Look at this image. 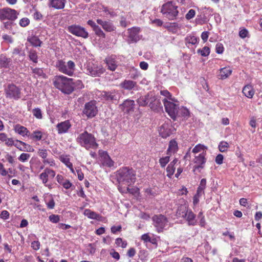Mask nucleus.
Listing matches in <instances>:
<instances>
[{"label": "nucleus", "instance_id": "dca6fc26", "mask_svg": "<svg viewBox=\"0 0 262 262\" xmlns=\"http://www.w3.org/2000/svg\"><path fill=\"white\" fill-rule=\"evenodd\" d=\"M122 111L126 114H130L134 111L135 103L134 100L126 99L120 105Z\"/></svg>", "mask_w": 262, "mask_h": 262}, {"label": "nucleus", "instance_id": "5701e85b", "mask_svg": "<svg viewBox=\"0 0 262 262\" xmlns=\"http://www.w3.org/2000/svg\"><path fill=\"white\" fill-rule=\"evenodd\" d=\"M136 85V82L130 80H125L120 84L122 88L128 91L133 90Z\"/></svg>", "mask_w": 262, "mask_h": 262}, {"label": "nucleus", "instance_id": "aec40b11", "mask_svg": "<svg viewBox=\"0 0 262 262\" xmlns=\"http://www.w3.org/2000/svg\"><path fill=\"white\" fill-rule=\"evenodd\" d=\"M159 134L163 138H166L171 134L170 125L168 123H164L162 125L159 130Z\"/></svg>", "mask_w": 262, "mask_h": 262}, {"label": "nucleus", "instance_id": "f8f14e48", "mask_svg": "<svg viewBox=\"0 0 262 262\" xmlns=\"http://www.w3.org/2000/svg\"><path fill=\"white\" fill-rule=\"evenodd\" d=\"M83 86L81 80L67 78V94L71 93L75 89H82Z\"/></svg>", "mask_w": 262, "mask_h": 262}, {"label": "nucleus", "instance_id": "1a4fd4ad", "mask_svg": "<svg viewBox=\"0 0 262 262\" xmlns=\"http://www.w3.org/2000/svg\"><path fill=\"white\" fill-rule=\"evenodd\" d=\"M17 12L16 10L9 8H4L0 9V19L1 20H14L17 18Z\"/></svg>", "mask_w": 262, "mask_h": 262}, {"label": "nucleus", "instance_id": "6e6552de", "mask_svg": "<svg viewBox=\"0 0 262 262\" xmlns=\"http://www.w3.org/2000/svg\"><path fill=\"white\" fill-rule=\"evenodd\" d=\"M152 219L153 225L156 228L157 231L159 233L162 232L167 226V219L163 215H155Z\"/></svg>", "mask_w": 262, "mask_h": 262}, {"label": "nucleus", "instance_id": "4468645a", "mask_svg": "<svg viewBox=\"0 0 262 262\" xmlns=\"http://www.w3.org/2000/svg\"><path fill=\"white\" fill-rule=\"evenodd\" d=\"M140 32V28L138 27H134L128 29V42L132 43L139 40L141 39V36L139 34Z\"/></svg>", "mask_w": 262, "mask_h": 262}, {"label": "nucleus", "instance_id": "a18cd8bd", "mask_svg": "<svg viewBox=\"0 0 262 262\" xmlns=\"http://www.w3.org/2000/svg\"><path fill=\"white\" fill-rule=\"evenodd\" d=\"M176 167L172 164H169L166 168L167 176L171 178L175 171Z\"/></svg>", "mask_w": 262, "mask_h": 262}, {"label": "nucleus", "instance_id": "864d4df0", "mask_svg": "<svg viewBox=\"0 0 262 262\" xmlns=\"http://www.w3.org/2000/svg\"><path fill=\"white\" fill-rule=\"evenodd\" d=\"M38 155L41 157L43 160L47 158L48 151L45 149H40L38 151Z\"/></svg>", "mask_w": 262, "mask_h": 262}, {"label": "nucleus", "instance_id": "f03ea898", "mask_svg": "<svg viewBox=\"0 0 262 262\" xmlns=\"http://www.w3.org/2000/svg\"><path fill=\"white\" fill-rule=\"evenodd\" d=\"M176 213L177 216L185 219L189 225L194 226L196 224L195 215L190 209H188L186 204H185L179 206Z\"/></svg>", "mask_w": 262, "mask_h": 262}, {"label": "nucleus", "instance_id": "9d476101", "mask_svg": "<svg viewBox=\"0 0 262 262\" xmlns=\"http://www.w3.org/2000/svg\"><path fill=\"white\" fill-rule=\"evenodd\" d=\"M6 97L18 99L21 97L20 89L13 84H9L5 89Z\"/></svg>", "mask_w": 262, "mask_h": 262}, {"label": "nucleus", "instance_id": "412c9836", "mask_svg": "<svg viewBox=\"0 0 262 262\" xmlns=\"http://www.w3.org/2000/svg\"><path fill=\"white\" fill-rule=\"evenodd\" d=\"M232 69L230 67H224L220 70L219 78L224 80L228 78L232 74Z\"/></svg>", "mask_w": 262, "mask_h": 262}, {"label": "nucleus", "instance_id": "f704fd0d", "mask_svg": "<svg viewBox=\"0 0 262 262\" xmlns=\"http://www.w3.org/2000/svg\"><path fill=\"white\" fill-rule=\"evenodd\" d=\"M75 71V63L72 61H69L67 65V75L72 76Z\"/></svg>", "mask_w": 262, "mask_h": 262}, {"label": "nucleus", "instance_id": "603ef678", "mask_svg": "<svg viewBox=\"0 0 262 262\" xmlns=\"http://www.w3.org/2000/svg\"><path fill=\"white\" fill-rule=\"evenodd\" d=\"M47 173L46 170L45 169L44 172H42L39 176L40 179L42 180V183L45 184L46 186H47L46 183L48 182V178H49Z\"/></svg>", "mask_w": 262, "mask_h": 262}, {"label": "nucleus", "instance_id": "58836bf2", "mask_svg": "<svg viewBox=\"0 0 262 262\" xmlns=\"http://www.w3.org/2000/svg\"><path fill=\"white\" fill-rule=\"evenodd\" d=\"M29 57L30 60L34 63H37L38 61V56L37 52L34 50H30L29 52Z\"/></svg>", "mask_w": 262, "mask_h": 262}, {"label": "nucleus", "instance_id": "72a5a7b5", "mask_svg": "<svg viewBox=\"0 0 262 262\" xmlns=\"http://www.w3.org/2000/svg\"><path fill=\"white\" fill-rule=\"evenodd\" d=\"M11 59L10 58H8L3 55L0 56V66L2 67L8 68Z\"/></svg>", "mask_w": 262, "mask_h": 262}, {"label": "nucleus", "instance_id": "c756f323", "mask_svg": "<svg viewBox=\"0 0 262 262\" xmlns=\"http://www.w3.org/2000/svg\"><path fill=\"white\" fill-rule=\"evenodd\" d=\"M189 110L185 107H179V110L178 111V116L177 117H183L184 118H187L189 116Z\"/></svg>", "mask_w": 262, "mask_h": 262}, {"label": "nucleus", "instance_id": "6ab92c4d", "mask_svg": "<svg viewBox=\"0 0 262 262\" xmlns=\"http://www.w3.org/2000/svg\"><path fill=\"white\" fill-rule=\"evenodd\" d=\"M149 106L154 111H159L162 108V104L160 99L156 98L155 97L150 96V101L149 102Z\"/></svg>", "mask_w": 262, "mask_h": 262}, {"label": "nucleus", "instance_id": "774afa93", "mask_svg": "<svg viewBox=\"0 0 262 262\" xmlns=\"http://www.w3.org/2000/svg\"><path fill=\"white\" fill-rule=\"evenodd\" d=\"M224 160V157L222 154H219L215 158V162L219 165L223 163Z\"/></svg>", "mask_w": 262, "mask_h": 262}, {"label": "nucleus", "instance_id": "4c0bfd02", "mask_svg": "<svg viewBox=\"0 0 262 262\" xmlns=\"http://www.w3.org/2000/svg\"><path fill=\"white\" fill-rule=\"evenodd\" d=\"M42 133L39 130H35L30 135V138L36 141H39L42 139Z\"/></svg>", "mask_w": 262, "mask_h": 262}, {"label": "nucleus", "instance_id": "7c9ffc66", "mask_svg": "<svg viewBox=\"0 0 262 262\" xmlns=\"http://www.w3.org/2000/svg\"><path fill=\"white\" fill-rule=\"evenodd\" d=\"M27 41H29L33 46L35 47H40L42 43L41 41L40 40L38 37L35 36L28 37Z\"/></svg>", "mask_w": 262, "mask_h": 262}, {"label": "nucleus", "instance_id": "7ed1b4c3", "mask_svg": "<svg viewBox=\"0 0 262 262\" xmlns=\"http://www.w3.org/2000/svg\"><path fill=\"white\" fill-rule=\"evenodd\" d=\"M177 8L175 3L169 1L162 5L161 12L168 19L173 20L176 18L179 12Z\"/></svg>", "mask_w": 262, "mask_h": 262}, {"label": "nucleus", "instance_id": "0e129e2a", "mask_svg": "<svg viewBox=\"0 0 262 262\" xmlns=\"http://www.w3.org/2000/svg\"><path fill=\"white\" fill-rule=\"evenodd\" d=\"M120 24L121 26L125 28L128 25L129 23L126 20V18L125 17L121 16Z\"/></svg>", "mask_w": 262, "mask_h": 262}, {"label": "nucleus", "instance_id": "37998d69", "mask_svg": "<svg viewBox=\"0 0 262 262\" xmlns=\"http://www.w3.org/2000/svg\"><path fill=\"white\" fill-rule=\"evenodd\" d=\"M170 156L168 155L167 156L162 157L159 159V163L161 167H165L166 164L170 161Z\"/></svg>", "mask_w": 262, "mask_h": 262}, {"label": "nucleus", "instance_id": "e2e57ef3", "mask_svg": "<svg viewBox=\"0 0 262 262\" xmlns=\"http://www.w3.org/2000/svg\"><path fill=\"white\" fill-rule=\"evenodd\" d=\"M145 192L147 196H148L149 197L155 196L156 195V192L150 188L146 189Z\"/></svg>", "mask_w": 262, "mask_h": 262}, {"label": "nucleus", "instance_id": "b1692460", "mask_svg": "<svg viewBox=\"0 0 262 262\" xmlns=\"http://www.w3.org/2000/svg\"><path fill=\"white\" fill-rule=\"evenodd\" d=\"M14 129L16 133L23 137L30 136V132L28 129L26 127L19 124H16L14 126Z\"/></svg>", "mask_w": 262, "mask_h": 262}, {"label": "nucleus", "instance_id": "a19ab883", "mask_svg": "<svg viewBox=\"0 0 262 262\" xmlns=\"http://www.w3.org/2000/svg\"><path fill=\"white\" fill-rule=\"evenodd\" d=\"M93 30L97 36L102 38H104L105 37V33L99 26L97 25Z\"/></svg>", "mask_w": 262, "mask_h": 262}, {"label": "nucleus", "instance_id": "4d7b16f0", "mask_svg": "<svg viewBox=\"0 0 262 262\" xmlns=\"http://www.w3.org/2000/svg\"><path fill=\"white\" fill-rule=\"evenodd\" d=\"M29 23L30 20L27 17H24L20 20L19 24L21 27H25L27 26Z\"/></svg>", "mask_w": 262, "mask_h": 262}, {"label": "nucleus", "instance_id": "393cba45", "mask_svg": "<svg viewBox=\"0 0 262 262\" xmlns=\"http://www.w3.org/2000/svg\"><path fill=\"white\" fill-rule=\"evenodd\" d=\"M105 61L109 70L112 71L116 70L117 64L115 57L113 56L108 57L105 59Z\"/></svg>", "mask_w": 262, "mask_h": 262}, {"label": "nucleus", "instance_id": "bf43d9fd", "mask_svg": "<svg viewBox=\"0 0 262 262\" xmlns=\"http://www.w3.org/2000/svg\"><path fill=\"white\" fill-rule=\"evenodd\" d=\"M216 52L218 54H222L224 51V47L222 43H217L215 46Z\"/></svg>", "mask_w": 262, "mask_h": 262}, {"label": "nucleus", "instance_id": "2f4dec72", "mask_svg": "<svg viewBox=\"0 0 262 262\" xmlns=\"http://www.w3.org/2000/svg\"><path fill=\"white\" fill-rule=\"evenodd\" d=\"M51 5L56 9H62L64 6V0H51Z\"/></svg>", "mask_w": 262, "mask_h": 262}, {"label": "nucleus", "instance_id": "338daca9", "mask_svg": "<svg viewBox=\"0 0 262 262\" xmlns=\"http://www.w3.org/2000/svg\"><path fill=\"white\" fill-rule=\"evenodd\" d=\"M32 71L34 75L37 76H40L43 74L42 70L40 68L33 69Z\"/></svg>", "mask_w": 262, "mask_h": 262}, {"label": "nucleus", "instance_id": "3c124183", "mask_svg": "<svg viewBox=\"0 0 262 262\" xmlns=\"http://www.w3.org/2000/svg\"><path fill=\"white\" fill-rule=\"evenodd\" d=\"M115 243L118 246H121L122 248H125L127 245V242L123 241L121 238H117L115 241Z\"/></svg>", "mask_w": 262, "mask_h": 262}, {"label": "nucleus", "instance_id": "ea45409f", "mask_svg": "<svg viewBox=\"0 0 262 262\" xmlns=\"http://www.w3.org/2000/svg\"><path fill=\"white\" fill-rule=\"evenodd\" d=\"M206 180L205 179H202L201 180L200 185L199 187L198 188L196 193L201 194L202 192H203V191L204 189L206 187Z\"/></svg>", "mask_w": 262, "mask_h": 262}, {"label": "nucleus", "instance_id": "c03bdc74", "mask_svg": "<svg viewBox=\"0 0 262 262\" xmlns=\"http://www.w3.org/2000/svg\"><path fill=\"white\" fill-rule=\"evenodd\" d=\"M229 144L226 141H222L219 145V149L221 152H225L229 148Z\"/></svg>", "mask_w": 262, "mask_h": 262}, {"label": "nucleus", "instance_id": "13d9d810", "mask_svg": "<svg viewBox=\"0 0 262 262\" xmlns=\"http://www.w3.org/2000/svg\"><path fill=\"white\" fill-rule=\"evenodd\" d=\"M248 34H249V32H248V30H247L245 28L241 29V30L239 32V36L242 38H245L246 37H247L248 35Z\"/></svg>", "mask_w": 262, "mask_h": 262}, {"label": "nucleus", "instance_id": "cd10ccee", "mask_svg": "<svg viewBox=\"0 0 262 262\" xmlns=\"http://www.w3.org/2000/svg\"><path fill=\"white\" fill-rule=\"evenodd\" d=\"M243 93L246 97L252 98L254 95L255 92L252 85H247L243 88Z\"/></svg>", "mask_w": 262, "mask_h": 262}, {"label": "nucleus", "instance_id": "09e8293b", "mask_svg": "<svg viewBox=\"0 0 262 262\" xmlns=\"http://www.w3.org/2000/svg\"><path fill=\"white\" fill-rule=\"evenodd\" d=\"M198 52L203 56H207L210 54V48L208 47H204L202 49H199Z\"/></svg>", "mask_w": 262, "mask_h": 262}, {"label": "nucleus", "instance_id": "c85d7f7f", "mask_svg": "<svg viewBox=\"0 0 262 262\" xmlns=\"http://www.w3.org/2000/svg\"><path fill=\"white\" fill-rule=\"evenodd\" d=\"M150 96L149 94L145 96H141L137 99V103L140 106H145L149 104Z\"/></svg>", "mask_w": 262, "mask_h": 262}, {"label": "nucleus", "instance_id": "a211bd4d", "mask_svg": "<svg viewBox=\"0 0 262 262\" xmlns=\"http://www.w3.org/2000/svg\"><path fill=\"white\" fill-rule=\"evenodd\" d=\"M54 85L62 93H66V78L63 76H57L55 78Z\"/></svg>", "mask_w": 262, "mask_h": 262}, {"label": "nucleus", "instance_id": "0eeeda50", "mask_svg": "<svg viewBox=\"0 0 262 262\" xmlns=\"http://www.w3.org/2000/svg\"><path fill=\"white\" fill-rule=\"evenodd\" d=\"M97 95L101 100L115 102L117 101L120 97V94L117 90L111 91H100Z\"/></svg>", "mask_w": 262, "mask_h": 262}, {"label": "nucleus", "instance_id": "2eb2a0df", "mask_svg": "<svg viewBox=\"0 0 262 262\" xmlns=\"http://www.w3.org/2000/svg\"><path fill=\"white\" fill-rule=\"evenodd\" d=\"M83 112L88 118L95 117L98 112L95 101H91L86 103Z\"/></svg>", "mask_w": 262, "mask_h": 262}, {"label": "nucleus", "instance_id": "680f3d73", "mask_svg": "<svg viewBox=\"0 0 262 262\" xmlns=\"http://www.w3.org/2000/svg\"><path fill=\"white\" fill-rule=\"evenodd\" d=\"M49 220L51 222L56 223L59 221V217L57 215L52 214L49 216Z\"/></svg>", "mask_w": 262, "mask_h": 262}, {"label": "nucleus", "instance_id": "8fccbe9b", "mask_svg": "<svg viewBox=\"0 0 262 262\" xmlns=\"http://www.w3.org/2000/svg\"><path fill=\"white\" fill-rule=\"evenodd\" d=\"M31 156L30 154L27 153H22L18 157V160L22 162H25L27 161Z\"/></svg>", "mask_w": 262, "mask_h": 262}, {"label": "nucleus", "instance_id": "69168bd1", "mask_svg": "<svg viewBox=\"0 0 262 262\" xmlns=\"http://www.w3.org/2000/svg\"><path fill=\"white\" fill-rule=\"evenodd\" d=\"M43 163L45 164H49L51 166H55V164L54 160L50 158H46L42 161Z\"/></svg>", "mask_w": 262, "mask_h": 262}, {"label": "nucleus", "instance_id": "39448f33", "mask_svg": "<svg viewBox=\"0 0 262 262\" xmlns=\"http://www.w3.org/2000/svg\"><path fill=\"white\" fill-rule=\"evenodd\" d=\"M78 141L82 146L86 149L97 148L98 147L94 137L86 132L80 135L78 137Z\"/></svg>", "mask_w": 262, "mask_h": 262}, {"label": "nucleus", "instance_id": "5fc2aeb1", "mask_svg": "<svg viewBox=\"0 0 262 262\" xmlns=\"http://www.w3.org/2000/svg\"><path fill=\"white\" fill-rule=\"evenodd\" d=\"M103 12H105L106 13V17H107L108 15L110 17H114L116 15V14L115 12L112 11V10L108 9L106 7H103Z\"/></svg>", "mask_w": 262, "mask_h": 262}, {"label": "nucleus", "instance_id": "de8ad7c7", "mask_svg": "<svg viewBox=\"0 0 262 262\" xmlns=\"http://www.w3.org/2000/svg\"><path fill=\"white\" fill-rule=\"evenodd\" d=\"M57 128L58 134L66 133V122H62L57 125Z\"/></svg>", "mask_w": 262, "mask_h": 262}, {"label": "nucleus", "instance_id": "49530a36", "mask_svg": "<svg viewBox=\"0 0 262 262\" xmlns=\"http://www.w3.org/2000/svg\"><path fill=\"white\" fill-rule=\"evenodd\" d=\"M160 94L165 97L164 99H167V101L172 100L175 99L174 97H172L171 94L167 90H162L160 91Z\"/></svg>", "mask_w": 262, "mask_h": 262}, {"label": "nucleus", "instance_id": "ddd939ff", "mask_svg": "<svg viewBox=\"0 0 262 262\" xmlns=\"http://www.w3.org/2000/svg\"><path fill=\"white\" fill-rule=\"evenodd\" d=\"M68 30L73 35L83 38H87L89 37V33L85 29L78 25L70 26L68 27Z\"/></svg>", "mask_w": 262, "mask_h": 262}, {"label": "nucleus", "instance_id": "f3484780", "mask_svg": "<svg viewBox=\"0 0 262 262\" xmlns=\"http://www.w3.org/2000/svg\"><path fill=\"white\" fill-rule=\"evenodd\" d=\"M96 21L106 32H112L116 29V27L110 20H103L98 18L96 19Z\"/></svg>", "mask_w": 262, "mask_h": 262}, {"label": "nucleus", "instance_id": "9b49d317", "mask_svg": "<svg viewBox=\"0 0 262 262\" xmlns=\"http://www.w3.org/2000/svg\"><path fill=\"white\" fill-rule=\"evenodd\" d=\"M206 153H200L198 155H195L193 160L194 163L195 164L193 166V171L199 170L201 171L205 166L206 162Z\"/></svg>", "mask_w": 262, "mask_h": 262}, {"label": "nucleus", "instance_id": "423d86ee", "mask_svg": "<svg viewBox=\"0 0 262 262\" xmlns=\"http://www.w3.org/2000/svg\"><path fill=\"white\" fill-rule=\"evenodd\" d=\"M86 73L93 77H99L105 72V69L101 65H98L92 62L86 63Z\"/></svg>", "mask_w": 262, "mask_h": 262}, {"label": "nucleus", "instance_id": "a878e982", "mask_svg": "<svg viewBox=\"0 0 262 262\" xmlns=\"http://www.w3.org/2000/svg\"><path fill=\"white\" fill-rule=\"evenodd\" d=\"M199 38L192 34L189 35L185 38L186 45L188 47L198 43Z\"/></svg>", "mask_w": 262, "mask_h": 262}, {"label": "nucleus", "instance_id": "e433bc0d", "mask_svg": "<svg viewBox=\"0 0 262 262\" xmlns=\"http://www.w3.org/2000/svg\"><path fill=\"white\" fill-rule=\"evenodd\" d=\"M55 67L60 72L66 73L65 62L62 60H58L56 62Z\"/></svg>", "mask_w": 262, "mask_h": 262}, {"label": "nucleus", "instance_id": "4be33fe9", "mask_svg": "<svg viewBox=\"0 0 262 262\" xmlns=\"http://www.w3.org/2000/svg\"><path fill=\"white\" fill-rule=\"evenodd\" d=\"M101 161L102 164L108 167L114 166V162L106 152H103L101 155Z\"/></svg>", "mask_w": 262, "mask_h": 262}, {"label": "nucleus", "instance_id": "6e6d98bb", "mask_svg": "<svg viewBox=\"0 0 262 262\" xmlns=\"http://www.w3.org/2000/svg\"><path fill=\"white\" fill-rule=\"evenodd\" d=\"M33 115L37 119H40L42 118V113L41 110L38 108H34L33 110Z\"/></svg>", "mask_w": 262, "mask_h": 262}, {"label": "nucleus", "instance_id": "f257e3e1", "mask_svg": "<svg viewBox=\"0 0 262 262\" xmlns=\"http://www.w3.org/2000/svg\"><path fill=\"white\" fill-rule=\"evenodd\" d=\"M116 178L119 184L129 186L135 182L136 174L132 168L124 167L117 170Z\"/></svg>", "mask_w": 262, "mask_h": 262}, {"label": "nucleus", "instance_id": "052dcab7", "mask_svg": "<svg viewBox=\"0 0 262 262\" xmlns=\"http://www.w3.org/2000/svg\"><path fill=\"white\" fill-rule=\"evenodd\" d=\"M195 14V10L190 9L188 13L186 14L185 17L187 19L189 20L193 18Z\"/></svg>", "mask_w": 262, "mask_h": 262}, {"label": "nucleus", "instance_id": "473e14b6", "mask_svg": "<svg viewBox=\"0 0 262 262\" xmlns=\"http://www.w3.org/2000/svg\"><path fill=\"white\" fill-rule=\"evenodd\" d=\"M207 147L204 145L199 144L195 146L192 149V152L197 154L200 153H206Z\"/></svg>", "mask_w": 262, "mask_h": 262}, {"label": "nucleus", "instance_id": "20e7f679", "mask_svg": "<svg viewBox=\"0 0 262 262\" xmlns=\"http://www.w3.org/2000/svg\"><path fill=\"white\" fill-rule=\"evenodd\" d=\"M165 109L169 116L173 120H176L178 116V111L179 108V103L177 100L167 101V99L162 100Z\"/></svg>", "mask_w": 262, "mask_h": 262}, {"label": "nucleus", "instance_id": "79ce46f5", "mask_svg": "<svg viewBox=\"0 0 262 262\" xmlns=\"http://www.w3.org/2000/svg\"><path fill=\"white\" fill-rule=\"evenodd\" d=\"M13 145L21 151H25L26 149L24 148V146H26L27 144L23 141L16 140V141H14V144Z\"/></svg>", "mask_w": 262, "mask_h": 262}, {"label": "nucleus", "instance_id": "c9c22d12", "mask_svg": "<svg viewBox=\"0 0 262 262\" xmlns=\"http://www.w3.org/2000/svg\"><path fill=\"white\" fill-rule=\"evenodd\" d=\"M84 215L88 216L90 219L98 220L99 215L94 211H92L90 209H85L84 211Z\"/></svg>", "mask_w": 262, "mask_h": 262}, {"label": "nucleus", "instance_id": "bb28decb", "mask_svg": "<svg viewBox=\"0 0 262 262\" xmlns=\"http://www.w3.org/2000/svg\"><path fill=\"white\" fill-rule=\"evenodd\" d=\"M178 149V146L177 142L174 140H171L169 143L168 148L167 150V154L171 155L174 154Z\"/></svg>", "mask_w": 262, "mask_h": 262}]
</instances>
